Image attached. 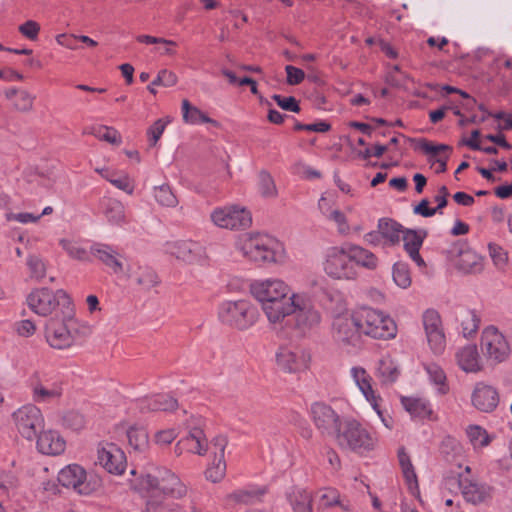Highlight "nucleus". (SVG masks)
Wrapping results in <instances>:
<instances>
[{"mask_svg": "<svg viewBox=\"0 0 512 512\" xmlns=\"http://www.w3.org/2000/svg\"><path fill=\"white\" fill-rule=\"evenodd\" d=\"M252 295L261 303L262 310L271 324H281L284 313L293 307L290 287L280 279L256 281L250 287Z\"/></svg>", "mask_w": 512, "mask_h": 512, "instance_id": "obj_1", "label": "nucleus"}, {"mask_svg": "<svg viewBox=\"0 0 512 512\" xmlns=\"http://www.w3.org/2000/svg\"><path fill=\"white\" fill-rule=\"evenodd\" d=\"M27 304L34 313L44 317L50 315L56 308H60L63 321L71 319L73 315L71 298L63 289H35L28 295Z\"/></svg>", "mask_w": 512, "mask_h": 512, "instance_id": "obj_2", "label": "nucleus"}, {"mask_svg": "<svg viewBox=\"0 0 512 512\" xmlns=\"http://www.w3.org/2000/svg\"><path fill=\"white\" fill-rule=\"evenodd\" d=\"M236 249L249 261L256 263H272L276 261L279 242L272 236L263 233H248L239 236Z\"/></svg>", "mask_w": 512, "mask_h": 512, "instance_id": "obj_3", "label": "nucleus"}, {"mask_svg": "<svg viewBox=\"0 0 512 512\" xmlns=\"http://www.w3.org/2000/svg\"><path fill=\"white\" fill-rule=\"evenodd\" d=\"M338 446L357 454H364L374 449L376 439L360 422L353 418H344L342 427L334 436Z\"/></svg>", "mask_w": 512, "mask_h": 512, "instance_id": "obj_4", "label": "nucleus"}, {"mask_svg": "<svg viewBox=\"0 0 512 512\" xmlns=\"http://www.w3.org/2000/svg\"><path fill=\"white\" fill-rule=\"evenodd\" d=\"M357 319L362 335L379 340H391L397 335L395 321L383 311L362 307L357 310Z\"/></svg>", "mask_w": 512, "mask_h": 512, "instance_id": "obj_5", "label": "nucleus"}, {"mask_svg": "<svg viewBox=\"0 0 512 512\" xmlns=\"http://www.w3.org/2000/svg\"><path fill=\"white\" fill-rule=\"evenodd\" d=\"M257 308L248 300L224 301L218 309L219 320L230 327L245 330L258 319Z\"/></svg>", "mask_w": 512, "mask_h": 512, "instance_id": "obj_6", "label": "nucleus"}, {"mask_svg": "<svg viewBox=\"0 0 512 512\" xmlns=\"http://www.w3.org/2000/svg\"><path fill=\"white\" fill-rule=\"evenodd\" d=\"M142 485L149 492L161 491L164 495L181 499L187 495L188 488L180 478L166 468H157L154 474H147Z\"/></svg>", "mask_w": 512, "mask_h": 512, "instance_id": "obj_7", "label": "nucleus"}, {"mask_svg": "<svg viewBox=\"0 0 512 512\" xmlns=\"http://www.w3.org/2000/svg\"><path fill=\"white\" fill-rule=\"evenodd\" d=\"M323 268L325 273L333 279L354 280L357 277V269L351 261L346 244L328 249Z\"/></svg>", "mask_w": 512, "mask_h": 512, "instance_id": "obj_8", "label": "nucleus"}, {"mask_svg": "<svg viewBox=\"0 0 512 512\" xmlns=\"http://www.w3.org/2000/svg\"><path fill=\"white\" fill-rule=\"evenodd\" d=\"M290 304L293 307L284 313V319L292 315L297 329L301 331L309 330L320 323V313L307 294L292 293Z\"/></svg>", "mask_w": 512, "mask_h": 512, "instance_id": "obj_9", "label": "nucleus"}, {"mask_svg": "<svg viewBox=\"0 0 512 512\" xmlns=\"http://www.w3.org/2000/svg\"><path fill=\"white\" fill-rule=\"evenodd\" d=\"M12 418L17 431L27 440H34L44 427L43 414L33 404H27L18 408L12 414Z\"/></svg>", "mask_w": 512, "mask_h": 512, "instance_id": "obj_10", "label": "nucleus"}, {"mask_svg": "<svg viewBox=\"0 0 512 512\" xmlns=\"http://www.w3.org/2000/svg\"><path fill=\"white\" fill-rule=\"evenodd\" d=\"M210 218L217 227L230 230L246 229L252 224L250 211L239 205L217 207Z\"/></svg>", "mask_w": 512, "mask_h": 512, "instance_id": "obj_11", "label": "nucleus"}, {"mask_svg": "<svg viewBox=\"0 0 512 512\" xmlns=\"http://www.w3.org/2000/svg\"><path fill=\"white\" fill-rule=\"evenodd\" d=\"M422 324L429 348L435 355H440L446 348V336L442 319L436 309H426L422 314Z\"/></svg>", "mask_w": 512, "mask_h": 512, "instance_id": "obj_12", "label": "nucleus"}, {"mask_svg": "<svg viewBox=\"0 0 512 512\" xmlns=\"http://www.w3.org/2000/svg\"><path fill=\"white\" fill-rule=\"evenodd\" d=\"M310 416L315 427L324 436L334 437L343 424L339 414L324 402H314L310 407Z\"/></svg>", "mask_w": 512, "mask_h": 512, "instance_id": "obj_13", "label": "nucleus"}, {"mask_svg": "<svg viewBox=\"0 0 512 512\" xmlns=\"http://www.w3.org/2000/svg\"><path fill=\"white\" fill-rule=\"evenodd\" d=\"M357 319V310L352 314L339 315L334 318L332 333L336 341L347 346H357L362 333Z\"/></svg>", "mask_w": 512, "mask_h": 512, "instance_id": "obj_14", "label": "nucleus"}, {"mask_svg": "<svg viewBox=\"0 0 512 512\" xmlns=\"http://www.w3.org/2000/svg\"><path fill=\"white\" fill-rule=\"evenodd\" d=\"M58 482L66 488L74 489L78 494L90 495L96 490L97 483L87 479V473L78 464H70L58 473Z\"/></svg>", "mask_w": 512, "mask_h": 512, "instance_id": "obj_15", "label": "nucleus"}, {"mask_svg": "<svg viewBox=\"0 0 512 512\" xmlns=\"http://www.w3.org/2000/svg\"><path fill=\"white\" fill-rule=\"evenodd\" d=\"M455 483L463 498L474 505L485 503L492 498L493 488L487 483L480 482L463 473H458Z\"/></svg>", "mask_w": 512, "mask_h": 512, "instance_id": "obj_16", "label": "nucleus"}, {"mask_svg": "<svg viewBox=\"0 0 512 512\" xmlns=\"http://www.w3.org/2000/svg\"><path fill=\"white\" fill-rule=\"evenodd\" d=\"M481 344L489 359L496 362L504 361L509 353L510 346L504 335L494 326L484 329L481 337Z\"/></svg>", "mask_w": 512, "mask_h": 512, "instance_id": "obj_17", "label": "nucleus"}, {"mask_svg": "<svg viewBox=\"0 0 512 512\" xmlns=\"http://www.w3.org/2000/svg\"><path fill=\"white\" fill-rule=\"evenodd\" d=\"M99 464L111 474L121 475L126 468L124 452L114 443H106L98 448Z\"/></svg>", "mask_w": 512, "mask_h": 512, "instance_id": "obj_18", "label": "nucleus"}, {"mask_svg": "<svg viewBox=\"0 0 512 512\" xmlns=\"http://www.w3.org/2000/svg\"><path fill=\"white\" fill-rule=\"evenodd\" d=\"M166 252L187 263L200 261L205 255L204 247L196 241L177 240L166 243Z\"/></svg>", "mask_w": 512, "mask_h": 512, "instance_id": "obj_19", "label": "nucleus"}, {"mask_svg": "<svg viewBox=\"0 0 512 512\" xmlns=\"http://www.w3.org/2000/svg\"><path fill=\"white\" fill-rule=\"evenodd\" d=\"M426 230L405 229L401 235L404 242V250L419 267H425L426 263L421 257L419 250L427 237Z\"/></svg>", "mask_w": 512, "mask_h": 512, "instance_id": "obj_20", "label": "nucleus"}, {"mask_svg": "<svg viewBox=\"0 0 512 512\" xmlns=\"http://www.w3.org/2000/svg\"><path fill=\"white\" fill-rule=\"evenodd\" d=\"M46 339L49 345L56 349H65L72 345L74 338L64 323L50 319L46 323Z\"/></svg>", "mask_w": 512, "mask_h": 512, "instance_id": "obj_21", "label": "nucleus"}, {"mask_svg": "<svg viewBox=\"0 0 512 512\" xmlns=\"http://www.w3.org/2000/svg\"><path fill=\"white\" fill-rule=\"evenodd\" d=\"M137 407L142 413L155 411H173L178 407L177 400L169 394L160 393L144 397L137 401Z\"/></svg>", "mask_w": 512, "mask_h": 512, "instance_id": "obj_22", "label": "nucleus"}, {"mask_svg": "<svg viewBox=\"0 0 512 512\" xmlns=\"http://www.w3.org/2000/svg\"><path fill=\"white\" fill-rule=\"evenodd\" d=\"M36 438L37 449L42 454L59 455L65 450L66 442L57 431L42 429Z\"/></svg>", "mask_w": 512, "mask_h": 512, "instance_id": "obj_23", "label": "nucleus"}, {"mask_svg": "<svg viewBox=\"0 0 512 512\" xmlns=\"http://www.w3.org/2000/svg\"><path fill=\"white\" fill-rule=\"evenodd\" d=\"M276 359L279 367L292 373L306 369L309 357L303 351L295 352L288 348H280Z\"/></svg>", "mask_w": 512, "mask_h": 512, "instance_id": "obj_24", "label": "nucleus"}, {"mask_svg": "<svg viewBox=\"0 0 512 512\" xmlns=\"http://www.w3.org/2000/svg\"><path fill=\"white\" fill-rule=\"evenodd\" d=\"M499 402L498 392L492 386L478 384L472 395V403L482 412L493 411Z\"/></svg>", "mask_w": 512, "mask_h": 512, "instance_id": "obj_25", "label": "nucleus"}, {"mask_svg": "<svg viewBox=\"0 0 512 512\" xmlns=\"http://www.w3.org/2000/svg\"><path fill=\"white\" fill-rule=\"evenodd\" d=\"M403 408L413 419L433 420L434 412L430 402L424 398L406 397L401 398Z\"/></svg>", "mask_w": 512, "mask_h": 512, "instance_id": "obj_26", "label": "nucleus"}, {"mask_svg": "<svg viewBox=\"0 0 512 512\" xmlns=\"http://www.w3.org/2000/svg\"><path fill=\"white\" fill-rule=\"evenodd\" d=\"M351 376L358 386L359 390L362 392L366 400L371 404L373 409L380 415V410L378 408V399L375 395L374 390L371 385V376L367 373V371L359 366H355L351 368Z\"/></svg>", "mask_w": 512, "mask_h": 512, "instance_id": "obj_27", "label": "nucleus"}, {"mask_svg": "<svg viewBox=\"0 0 512 512\" xmlns=\"http://www.w3.org/2000/svg\"><path fill=\"white\" fill-rule=\"evenodd\" d=\"M90 253L99 259L104 265L111 268L114 273H119L123 269L122 263L117 259L118 253L108 244L94 243L91 245Z\"/></svg>", "mask_w": 512, "mask_h": 512, "instance_id": "obj_28", "label": "nucleus"}, {"mask_svg": "<svg viewBox=\"0 0 512 512\" xmlns=\"http://www.w3.org/2000/svg\"><path fill=\"white\" fill-rule=\"evenodd\" d=\"M352 263L373 270L378 265L377 257L369 250L354 244H346Z\"/></svg>", "mask_w": 512, "mask_h": 512, "instance_id": "obj_29", "label": "nucleus"}, {"mask_svg": "<svg viewBox=\"0 0 512 512\" xmlns=\"http://www.w3.org/2000/svg\"><path fill=\"white\" fill-rule=\"evenodd\" d=\"M375 375L382 384L387 385L396 382L400 371L390 356H383L377 362Z\"/></svg>", "mask_w": 512, "mask_h": 512, "instance_id": "obj_30", "label": "nucleus"}, {"mask_svg": "<svg viewBox=\"0 0 512 512\" xmlns=\"http://www.w3.org/2000/svg\"><path fill=\"white\" fill-rule=\"evenodd\" d=\"M456 359L459 367L465 372L480 370L479 353L476 345H467L458 350Z\"/></svg>", "mask_w": 512, "mask_h": 512, "instance_id": "obj_31", "label": "nucleus"}, {"mask_svg": "<svg viewBox=\"0 0 512 512\" xmlns=\"http://www.w3.org/2000/svg\"><path fill=\"white\" fill-rule=\"evenodd\" d=\"M377 228L385 240V244L394 246L400 242L401 235L405 230L403 226L391 218H381L378 221Z\"/></svg>", "mask_w": 512, "mask_h": 512, "instance_id": "obj_32", "label": "nucleus"}, {"mask_svg": "<svg viewBox=\"0 0 512 512\" xmlns=\"http://www.w3.org/2000/svg\"><path fill=\"white\" fill-rule=\"evenodd\" d=\"M287 499L293 509V512H313V497L309 491L294 487L288 493Z\"/></svg>", "mask_w": 512, "mask_h": 512, "instance_id": "obj_33", "label": "nucleus"}, {"mask_svg": "<svg viewBox=\"0 0 512 512\" xmlns=\"http://www.w3.org/2000/svg\"><path fill=\"white\" fill-rule=\"evenodd\" d=\"M182 115L183 120L186 123L197 125L202 123H208L214 127L219 126V122L210 118L206 113L201 111L198 107L192 106L187 99L182 101Z\"/></svg>", "mask_w": 512, "mask_h": 512, "instance_id": "obj_34", "label": "nucleus"}, {"mask_svg": "<svg viewBox=\"0 0 512 512\" xmlns=\"http://www.w3.org/2000/svg\"><path fill=\"white\" fill-rule=\"evenodd\" d=\"M397 457L403 477L409 489H418V479L415 472V468L412 464L411 457L407 453L405 447L401 446L398 448Z\"/></svg>", "mask_w": 512, "mask_h": 512, "instance_id": "obj_35", "label": "nucleus"}, {"mask_svg": "<svg viewBox=\"0 0 512 512\" xmlns=\"http://www.w3.org/2000/svg\"><path fill=\"white\" fill-rule=\"evenodd\" d=\"M266 493L265 487H258L254 485L246 486L238 489L229 495V498L237 503L254 504L261 499Z\"/></svg>", "mask_w": 512, "mask_h": 512, "instance_id": "obj_36", "label": "nucleus"}, {"mask_svg": "<svg viewBox=\"0 0 512 512\" xmlns=\"http://www.w3.org/2000/svg\"><path fill=\"white\" fill-rule=\"evenodd\" d=\"M457 318L460 320L464 337H471L477 332L480 325V318L475 310L462 308L459 310Z\"/></svg>", "mask_w": 512, "mask_h": 512, "instance_id": "obj_37", "label": "nucleus"}, {"mask_svg": "<svg viewBox=\"0 0 512 512\" xmlns=\"http://www.w3.org/2000/svg\"><path fill=\"white\" fill-rule=\"evenodd\" d=\"M182 441H187L186 451L198 455H204L207 452L206 437L202 429L198 427L192 428L188 435L182 438Z\"/></svg>", "mask_w": 512, "mask_h": 512, "instance_id": "obj_38", "label": "nucleus"}, {"mask_svg": "<svg viewBox=\"0 0 512 512\" xmlns=\"http://www.w3.org/2000/svg\"><path fill=\"white\" fill-rule=\"evenodd\" d=\"M440 453L449 462H457L463 457L461 443L452 436H445L439 446Z\"/></svg>", "mask_w": 512, "mask_h": 512, "instance_id": "obj_39", "label": "nucleus"}, {"mask_svg": "<svg viewBox=\"0 0 512 512\" xmlns=\"http://www.w3.org/2000/svg\"><path fill=\"white\" fill-rule=\"evenodd\" d=\"M104 214L109 223L121 226L125 223L124 205L116 199H107L103 203Z\"/></svg>", "mask_w": 512, "mask_h": 512, "instance_id": "obj_40", "label": "nucleus"}, {"mask_svg": "<svg viewBox=\"0 0 512 512\" xmlns=\"http://www.w3.org/2000/svg\"><path fill=\"white\" fill-rule=\"evenodd\" d=\"M430 382L436 387L439 394L444 395L448 393L449 387L446 383V375L443 369L435 364L430 363L425 366Z\"/></svg>", "mask_w": 512, "mask_h": 512, "instance_id": "obj_41", "label": "nucleus"}, {"mask_svg": "<svg viewBox=\"0 0 512 512\" xmlns=\"http://www.w3.org/2000/svg\"><path fill=\"white\" fill-rule=\"evenodd\" d=\"M127 438L130 447L135 451L142 452L148 447V433L143 427L131 426L127 430Z\"/></svg>", "mask_w": 512, "mask_h": 512, "instance_id": "obj_42", "label": "nucleus"}, {"mask_svg": "<svg viewBox=\"0 0 512 512\" xmlns=\"http://www.w3.org/2000/svg\"><path fill=\"white\" fill-rule=\"evenodd\" d=\"M85 132L111 144H119L121 142L118 131L113 127L95 125L86 128Z\"/></svg>", "mask_w": 512, "mask_h": 512, "instance_id": "obj_43", "label": "nucleus"}, {"mask_svg": "<svg viewBox=\"0 0 512 512\" xmlns=\"http://www.w3.org/2000/svg\"><path fill=\"white\" fill-rule=\"evenodd\" d=\"M61 395V388L57 385H52L51 388H47L41 383H35L32 385V397L35 402H45L52 398H57Z\"/></svg>", "mask_w": 512, "mask_h": 512, "instance_id": "obj_44", "label": "nucleus"}, {"mask_svg": "<svg viewBox=\"0 0 512 512\" xmlns=\"http://www.w3.org/2000/svg\"><path fill=\"white\" fill-rule=\"evenodd\" d=\"M313 501H316L319 509H326L339 504V493L333 488L319 490Z\"/></svg>", "mask_w": 512, "mask_h": 512, "instance_id": "obj_45", "label": "nucleus"}, {"mask_svg": "<svg viewBox=\"0 0 512 512\" xmlns=\"http://www.w3.org/2000/svg\"><path fill=\"white\" fill-rule=\"evenodd\" d=\"M392 277L395 284L402 289L411 285L410 270L408 264L404 262H396L393 265Z\"/></svg>", "mask_w": 512, "mask_h": 512, "instance_id": "obj_46", "label": "nucleus"}, {"mask_svg": "<svg viewBox=\"0 0 512 512\" xmlns=\"http://www.w3.org/2000/svg\"><path fill=\"white\" fill-rule=\"evenodd\" d=\"M154 198L162 206L174 207L177 205L178 200L173 193L171 187L163 184L154 188Z\"/></svg>", "mask_w": 512, "mask_h": 512, "instance_id": "obj_47", "label": "nucleus"}, {"mask_svg": "<svg viewBox=\"0 0 512 512\" xmlns=\"http://www.w3.org/2000/svg\"><path fill=\"white\" fill-rule=\"evenodd\" d=\"M466 434L474 448H480L487 446L490 442V438L487 431L478 425H470L466 429Z\"/></svg>", "mask_w": 512, "mask_h": 512, "instance_id": "obj_48", "label": "nucleus"}, {"mask_svg": "<svg viewBox=\"0 0 512 512\" xmlns=\"http://www.w3.org/2000/svg\"><path fill=\"white\" fill-rule=\"evenodd\" d=\"M225 472V460L222 459V456H217V452H215L212 464L205 471L206 478L212 481L213 483H216L219 482L224 477Z\"/></svg>", "mask_w": 512, "mask_h": 512, "instance_id": "obj_49", "label": "nucleus"}, {"mask_svg": "<svg viewBox=\"0 0 512 512\" xmlns=\"http://www.w3.org/2000/svg\"><path fill=\"white\" fill-rule=\"evenodd\" d=\"M406 139L412 143H415V146H414L415 150H420L423 153L430 155V156H435L439 152L451 149L450 146H448L446 144L434 145L433 143L427 141L424 138L414 139V138L407 137Z\"/></svg>", "mask_w": 512, "mask_h": 512, "instance_id": "obj_50", "label": "nucleus"}, {"mask_svg": "<svg viewBox=\"0 0 512 512\" xmlns=\"http://www.w3.org/2000/svg\"><path fill=\"white\" fill-rule=\"evenodd\" d=\"M178 505L165 502L162 498L156 497L155 493L151 492L146 502V512H177Z\"/></svg>", "mask_w": 512, "mask_h": 512, "instance_id": "obj_51", "label": "nucleus"}, {"mask_svg": "<svg viewBox=\"0 0 512 512\" xmlns=\"http://www.w3.org/2000/svg\"><path fill=\"white\" fill-rule=\"evenodd\" d=\"M135 280L139 286L146 290L151 289L159 283L157 274L151 268L140 269Z\"/></svg>", "mask_w": 512, "mask_h": 512, "instance_id": "obj_52", "label": "nucleus"}, {"mask_svg": "<svg viewBox=\"0 0 512 512\" xmlns=\"http://www.w3.org/2000/svg\"><path fill=\"white\" fill-rule=\"evenodd\" d=\"M27 266L32 278L40 280L45 277L46 264L41 257L37 255H29L27 258Z\"/></svg>", "mask_w": 512, "mask_h": 512, "instance_id": "obj_53", "label": "nucleus"}, {"mask_svg": "<svg viewBox=\"0 0 512 512\" xmlns=\"http://www.w3.org/2000/svg\"><path fill=\"white\" fill-rule=\"evenodd\" d=\"M60 244L71 258L80 261H89L88 252L78 244L65 239H62Z\"/></svg>", "mask_w": 512, "mask_h": 512, "instance_id": "obj_54", "label": "nucleus"}, {"mask_svg": "<svg viewBox=\"0 0 512 512\" xmlns=\"http://www.w3.org/2000/svg\"><path fill=\"white\" fill-rule=\"evenodd\" d=\"M168 120H164L162 118L156 120L148 129H147V137L149 146L153 147L157 144L158 140L161 138L163 132L167 124Z\"/></svg>", "mask_w": 512, "mask_h": 512, "instance_id": "obj_55", "label": "nucleus"}, {"mask_svg": "<svg viewBox=\"0 0 512 512\" xmlns=\"http://www.w3.org/2000/svg\"><path fill=\"white\" fill-rule=\"evenodd\" d=\"M326 220L336 224L339 234L346 235L349 233L350 226L345 214L341 210L335 209L332 213L329 214Z\"/></svg>", "mask_w": 512, "mask_h": 512, "instance_id": "obj_56", "label": "nucleus"}, {"mask_svg": "<svg viewBox=\"0 0 512 512\" xmlns=\"http://www.w3.org/2000/svg\"><path fill=\"white\" fill-rule=\"evenodd\" d=\"M260 190L263 196L272 197L276 195V187L271 175L266 171L259 174Z\"/></svg>", "mask_w": 512, "mask_h": 512, "instance_id": "obj_57", "label": "nucleus"}, {"mask_svg": "<svg viewBox=\"0 0 512 512\" xmlns=\"http://www.w3.org/2000/svg\"><path fill=\"white\" fill-rule=\"evenodd\" d=\"M33 102L34 97L28 91L21 89L14 100V106L19 111L27 112L32 109Z\"/></svg>", "mask_w": 512, "mask_h": 512, "instance_id": "obj_58", "label": "nucleus"}, {"mask_svg": "<svg viewBox=\"0 0 512 512\" xmlns=\"http://www.w3.org/2000/svg\"><path fill=\"white\" fill-rule=\"evenodd\" d=\"M272 99L277 103L278 106H280L283 110L295 112H300V106L298 101L295 97L289 96V97H283L278 94H274L272 96Z\"/></svg>", "mask_w": 512, "mask_h": 512, "instance_id": "obj_59", "label": "nucleus"}, {"mask_svg": "<svg viewBox=\"0 0 512 512\" xmlns=\"http://www.w3.org/2000/svg\"><path fill=\"white\" fill-rule=\"evenodd\" d=\"M64 424L74 431L81 430L85 426V418L78 412H68L63 417Z\"/></svg>", "mask_w": 512, "mask_h": 512, "instance_id": "obj_60", "label": "nucleus"}, {"mask_svg": "<svg viewBox=\"0 0 512 512\" xmlns=\"http://www.w3.org/2000/svg\"><path fill=\"white\" fill-rule=\"evenodd\" d=\"M488 248L494 264L499 268L504 267L508 261V255L504 249L496 244H489Z\"/></svg>", "mask_w": 512, "mask_h": 512, "instance_id": "obj_61", "label": "nucleus"}, {"mask_svg": "<svg viewBox=\"0 0 512 512\" xmlns=\"http://www.w3.org/2000/svg\"><path fill=\"white\" fill-rule=\"evenodd\" d=\"M109 182L116 188L126 192L127 194L131 195L134 191V186L132 185L130 178L126 174H120L118 176H115V178H109Z\"/></svg>", "mask_w": 512, "mask_h": 512, "instance_id": "obj_62", "label": "nucleus"}, {"mask_svg": "<svg viewBox=\"0 0 512 512\" xmlns=\"http://www.w3.org/2000/svg\"><path fill=\"white\" fill-rule=\"evenodd\" d=\"M20 33L30 40H35L38 37L40 26L33 20H28L19 26Z\"/></svg>", "mask_w": 512, "mask_h": 512, "instance_id": "obj_63", "label": "nucleus"}, {"mask_svg": "<svg viewBox=\"0 0 512 512\" xmlns=\"http://www.w3.org/2000/svg\"><path fill=\"white\" fill-rule=\"evenodd\" d=\"M285 71H286V74H287V83L289 85H298L300 84L304 78H305V73L302 69L300 68H297L295 66H292V65H287L285 67Z\"/></svg>", "mask_w": 512, "mask_h": 512, "instance_id": "obj_64", "label": "nucleus"}]
</instances>
